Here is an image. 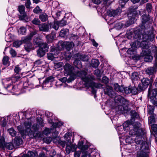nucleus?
Listing matches in <instances>:
<instances>
[{"instance_id":"obj_1","label":"nucleus","mask_w":157,"mask_h":157,"mask_svg":"<svg viewBox=\"0 0 157 157\" xmlns=\"http://www.w3.org/2000/svg\"><path fill=\"white\" fill-rule=\"evenodd\" d=\"M141 124L139 122H135L132 125L133 128L129 131L131 136H136L134 141L136 145V149L137 151L136 157H147L146 153H148L149 147L146 142L143 140V136L145 132L141 128Z\"/></svg>"},{"instance_id":"obj_2","label":"nucleus","mask_w":157,"mask_h":157,"mask_svg":"<svg viewBox=\"0 0 157 157\" xmlns=\"http://www.w3.org/2000/svg\"><path fill=\"white\" fill-rule=\"evenodd\" d=\"M86 72H78L77 75L81 77L82 79L85 82V85L87 87H93V86L98 89L101 88L102 85L101 83H95L92 81L94 79L93 75H87Z\"/></svg>"},{"instance_id":"obj_3","label":"nucleus","mask_w":157,"mask_h":157,"mask_svg":"<svg viewBox=\"0 0 157 157\" xmlns=\"http://www.w3.org/2000/svg\"><path fill=\"white\" fill-rule=\"evenodd\" d=\"M114 101L116 105V109L121 113H123L127 109L126 107L129 105L128 101L119 95H117L115 96Z\"/></svg>"},{"instance_id":"obj_4","label":"nucleus","mask_w":157,"mask_h":157,"mask_svg":"<svg viewBox=\"0 0 157 157\" xmlns=\"http://www.w3.org/2000/svg\"><path fill=\"white\" fill-rule=\"evenodd\" d=\"M146 32L144 30L143 31L141 30V32L136 31L134 32V35L133 36L137 40L146 42L147 45L148 47L147 42L153 41L154 36L153 34L148 35Z\"/></svg>"},{"instance_id":"obj_5","label":"nucleus","mask_w":157,"mask_h":157,"mask_svg":"<svg viewBox=\"0 0 157 157\" xmlns=\"http://www.w3.org/2000/svg\"><path fill=\"white\" fill-rule=\"evenodd\" d=\"M31 125L30 122H25L23 127L21 125H19L17 127V129L22 135H28L29 137H32L34 135L31 129Z\"/></svg>"},{"instance_id":"obj_6","label":"nucleus","mask_w":157,"mask_h":157,"mask_svg":"<svg viewBox=\"0 0 157 157\" xmlns=\"http://www.w3.org/2000/svg\"><path fill=\"white\" fill-rule=\"evenodd\" d=\"M131 48H129L127 52L131 55H132L133 52H135V48L142 47L143 50L148 48V47L147 45L146 42L144 41H140L137 40L130 44Z\"/></svg>"},{"instance_id":"obj_7","label":"nucleus","mask_w":157,"mask_h":157,"mask_svg":"<svg viewBox=\"0 0 157 157\" xmlns=\"http://www.w3.org/2000/svg\"><path fill=\"white\" fill-rule=\"evenodd\" d=\"M64 73L67 75H71L75 74L77 76L81 77L78 76L77 73L78 72H86L84 71H78L75 72H73L74 67L71 64L67 63H66L64 66Z\"/></svg>"},{"instance_id":"obj_8","label":"nucleus","mask_w":157,"mask_h":157,"mask_svg":"<svg viewBox=\"0 0 157 157\" xmlns=\"http://www.w3.org/2000/svg\"><path fill=\"white\" fill-rule=\"evenodd\" d=\"M25 7L23 5L19 6L18 7V11L20 13L19 16L20 19L24 22H28L30 21V18L26 14L25 12Z\"/></svg>"},{"instance_id":"obj_9","label":"nucleus","mask_w":157,"mask_h":157,"mask_svg":"<svg viewBox=\"0 0 157 157\" xmlns=\"http://www.w3.org/2000/svg\"><path fill=\"white\" fill-rule=\"evenodd\" d=\"M43 121L41 117H38L37 119V123L34 124L32 126V128L34 132L38 130L39 128L44 126Z\"/></svg>"},{"instance_id":"obj_10","label":"nucleus","mask_w":157,"mask_h":157,"mask_svg":"<svg viewBox=\"0 0 157 157\" xmlns=\"http://www.w3.org/2000/svg\"><path fill=\"white\" fill-rule=\"evenodd\" d=\"M157 95V89H151V87H149L148 91V95L149 97L150 100L151 102L156 100V98Z\"/></svg>"},{"instance_id":"obj_11","label":"nucleus","mask_w":157,"mask_h":157,"mask_svg":"<svg viewBox=\"0 0 157 157\" xmlns=\"http://www.w3.org/2000/svg\"><path fill=\"white\" fill-rule=\"evenodd\" d=\"M36 34L37 33L36 31L32 32L29 36H26L22 39L21 40L22 43L25 44L28 43H31L30 40L32 37Z\"/></svg>"},{"instance_id":"obj_12","label":"nucleus","mask_w":157,"mask_h":157,"mask_svg":"<svg viewBox=\"0 0 157 157\" xmlns=\"http://www.w3.org/2000/svg\"><path fill=\"white\" fill-rule=\"evenodd\" d=\"M121 12V10L120 8H118L116 10H110L107 11L108 15L110 17H114L115 16L120 13Z\"/></svg>"},{"instance_id":"obj_13","label":"nucleus","mask_w":157,"mask_h":157,"mask_svg":"<svg viewBox=\"0 0 157 157\" xmlns=\"http://www.w3.org/2000/svg\"><path fill=\"white\" fill-rule=\"evenodd\" d=\"M141 55V56L144 57V60L145 61H149L153 59L152 56L149 55V54L146 51H145V50H143Z\"/></svg>"},{"instance_id":"obj_14","label":"nucleus","mask_w":157,"mask_h":157,"mask_svg":"<svg viewBox=\"0 0 157 157\" xmlns=\"http://www.w3.org/2000/svg\"><path fill=\"white\" fill-rule=\"evenodd\" d=\"M39 28L40 31L44 32H48L49 30V25L46 23H42L39 25Z\"/></svg>"},{"instance_id":"obj_15","label":"nucleus","mask_w":157,"mask_h":157,"mask_svg":"<svg viewBox=\"0 0 157 157\" xmlns=\"http://www.w3.org/2000/svg\"><path fill=\"white\" fill-rule=\"evenodd\" d=\"M104 92L105 94L108 95L110 97L114 95V92L113 90L112 87L107 86L106 88L104 89Z\"/></svg>"},{"instance_id":"obj_16","label":"nucleus","mask_w":157,"mask_h":157,"mask_svg":"<svg viewBox=\"0 0 157 157\" xmlns=\"http://www.w3.org/2000/svg\"><path fill=\"white\" fill-rule=\"evenodd\" d=\"M141 82L143 85L146 88L147 87L149 84H150L149 87H151V85H152V79H150L149 80L147 78H143L142 79Z\"/></svg>"},{"instance_id":"obj_17","label":"nucleus","mask_w":157,"mask_h":157,"mask_svg":"<svg viewBox=\"0 0 157 157\" xmlns=\"http://www.w3.org/2000/svg\"><path fill=\"white\" fill-rule=\"evenodd\" d=\"M53 49L52 50V53H49L47 54L48 58V59L53 60L55 58L54 55L58 54L59 53V51L58 52L57 50Z\"/></svg>"},{"instance_id":"obj_18","label":"nucleus","mask_w":157,"mask_h":157,"mask_svg":"<svg viewBox=\"0 0 157 157\" xmlns=\"http://www.w3.org/2000/svg\"><path fill=\"white\" fill-rule=\"evenodd\" d=\"M72 136V134L70 133H67L65 134L64 137L65 139H66V144L71 145L72 143L71 141V138Z\"/></svg>"},{"instance_id":"obj_19","label":"nucleus","mask_w":157,"mask_h":157,"mask_svg":"<svg viewBox=\"0 0 157 157\" xmlns=\"http://www.w3.org/2000/svg\"><path fill=\"white\" fill-rule=\"evenodd\" d=\"M22 142V139L19 136H16L14 139L13 144L14 146H17L21 144Z\"/></svg>"},{"instance_id":"obj_20","label":"nucleus","mask_w":157,"mask_h":157,"mask_svg":"<svg viewBox=\"0 0 157 157\" xmlns=\"http://www.w3.org/2000/svg\"><path fill=\"white\" fill-rule=\"evenodd\" d=\"M137 14L136 11H134L133 12L131 13L129 15H132V17H131V18L129 20V21L130 22L131 24H133L136 21V19L135 18V17L136 15ZM131 15L129 16V17H131Z\"/></svg>"},{"instance_id":"obj_21","label":"nucleus","mask_w":157,"mask_h":157,"mask_svg":"<svg viewBox=\"0 0 157 157\" xmlns=\"http://www.w3.org/2000/svg\"><path fill=\"white\" fill-rule=\"evenodd\" d=\"M83 144V141L82 140L79 142L78 144V148L81 149L82 151L86 150L89 146V145L88 144L84 145Z\"/></svg>"},{"instance_id":"obj_22","label":"nucleus","mask_w":157,"mask_h":157,"mask_svg":"<svg viewBox=\"0 0 157 157\" xmlns=\"http://www.w3.org/2000/svg\"><path fill=\"white\" fill-rule=\"evenodd\" d=\"M39 47V48L42 50L43 51L45 52L48 51V47L47 44L44 43V42Z\"/></svg>"},{"instance_id":"obj_23","label":"nucleus","mask_w":157,"mask_h":157,"mask_svg":"<svg viewBox=\"0 0 157 157\" xmlns=\"http://www.w3.org/2000/svg\"><path fill=\"white\" fill-rule=\"evenodd\" d=\"M114 90L117 92H123L124 88L122 86H119L118 84L115 83L114 85Z\"/></svg>"},{"instance_id":"obj_24","label":"nucleus","mask_w":157,"mask_h":157,"mask_svg":"<svg viewBox=\"0 0 157 157\" xmlns=\"http://www.w3.org/2000/svg\"><path fill=\"white\" fill-rule=\"evenodd\" d=\"M43 42L42 39L39 38H36L34 39L33 43L34 45L39 46Z\"/></svg>"},{"instance_id":"obj_25","label":"nucleus","mask_w":157,"mask_h":157,"mask_svg":"<svg viewBox=\"0 0 157 157\" xmlns=\"http://www.w3.org/2000/svg\"><path fill=\"white\" fill-rule=\"evenodd\" d=\"M150 20L149 15L144 14L141 17V21L143 24H145Z\"/></svg>"},{"instance_id":"obj_26","label":"nucleus","mask_w":157,"mask_h":157,"mask_svg":"<svg viewBox=\"0 0 157 157\" xmlns=\"http://www.w3.org/2000/svg\"><path fill=\"white\" fill-rule=\"evenodd\" d=\"M99 64V60L97 59H93L91 61L92 66L94 68H96L98 66Z\"/></svg>"},{"instance_id":"obj_27","label":"nucleus","mask_w":157,"mask_h":157,"mask_svg":"<svg viewBox=\"0 0 157 157\" xmlns=\"http://www.w3.org/2000/svg\"><path fill=\"white\" fill-rule=\"evenodd\" d=\"M39 18L42 22H45L48 19V16L46 13H42L39 16Z\"/></svg>"},{"instance_id":"obj_28","label":"nucleus","mask_w":157,"mask_h":157,"mask_svg":"<svg viewBox=\"0 0 157 157\" xmlns=\"http://www.w3.org/2000/svg\"><path fill=\"white\" fill-rule=\"evenodd\" d=\"M74 79L72 77L70 78L67 80L66 77H63L59 79V80L63 82H66L67 81L68 83H70L74 80Z\"/></svg>"},{"instance_id":"obj_29","label":"nucleus","mask_w":157,"mask_h":157,"mask_svg":"<svg viewBox=\"0 0 157 157\" xmlns=\"http://www.w3.org/2000/svg\"><path fill=\"white\" fill-rule=\"evenodd\" d=\"M69 32L67 29H63L61 30L59 33V35L62 37H64L67 36Z\"/></svg>"},{"instance_id":"obj_30","label":"nucleus","mask_w":157,"mask_h":157,"mask_svg":"<svg viewBox=\"0 0 157 157\" xmlns=\"http://www.w3.org/2000/svg\"><path fill=\"white\" fill-rule=\"evenodd\" d=\"M146 73L149 75H152L154 72V68L153 67H148L146 70Z\"/></svg>"},{"instance_id":"obj_31","label":"nucleus","mask_w":157,"mask_h":157,"mask_svg":"<svg viewBox=\"0 0 157 157\" xmlns=\"http://www.w3.org/2000/svg\"><path fill=\"white\" fill-rule=\"evenodd\" d=\"M155 108L153 106L149 105L148 106V113L149 115H153Z\"/></svg>"},{"instance_id":"obj_32","label":"nucleus","mask_w":157,"mask_h":157,"mask_svg":"<svg viewBox=\"0 0 157 157\" xmlns=\"http://www.w3.org/2000/svg\"><path fill=\"white\" fill-rule=\"evenodd\" d=\"M45 52L39 48L37 51V55L38 57L41 58L43 57L45 55Z\"/></svg>"},{"instance_id":"obj_33","label":"nucleus","mask_w":157,"mask_h":157,"mask_svg":"<svg viewBox=\"0 0 157 157\" xmlns=\"http://www.w3.org/2000/svg\"><path fill=\"white\" fill-rule=\"evenodd\" d=\"M14 146V144H13L11 143H5L4 144V147H5L9 150L12 149Z\"/></svg>"},{"instance_id":"obj_34","label":"nucleus","mask_w":157,"mask_h":157,"mask_svg":"<svg viewBox=\"0 0 157 157\" xmlns=\"http://www.w3.org/2000/svg\"><path fill=\"white\" fill-rule=\"evenodd\" d=\"M35 154L33 151H29L27 154H24L22 157H34Z\"/></svg>"},{"instance_id":"obj_35","label":"nucleus","mask_w":157,"mask_h":157,"mask_svg":"<svg viewBox=\"0 0 157 157\" xmlns=\"http://www.w3.org/2000/svg\"><path fill=\"white\" fill-rule=\"evenodd\" d=\"M24 47L25 50L28 52L30 51L32 48V44L31 43L25 44Z\"/></svg>"},{"instance_id":"obj_36","label":"nucleus","mask_w":157,"mask_h":157,"mask_svg":"<svg viewBox=\"0 0 157 157\" xmlns=\"http://www.w3.org/2000/svg\"><path fill=\"white\" fill-rule=\"evenodd\" d=\"M74 64L77 68H80L82 67L81 62L80 60H75L74 62Z\"/></svg>"},{"instance_id":"obj_37","label":"nucleus","mask_w":157,"mask_h":157,"mask_svg":"<svg viewBox=\"0 0 157 157\" xmlns=\"http://www.w3.org/2000/svg\"><path fill=\"white\" fill-rule=\"evenodd\" d=\"M8 131L9 134L12 136H15L16 135V132L12 128L8 129Z\"/></svg>"},{"instance_id":"obj_38","label":"nucleus","mask_w":157,"mask_h":157,"mask_svg":"<svg viewBox=\"0 0 157 157\" xmlns=\"http://www.w3.org/2000/svg\"><path fill=\"white\" fill-rule=\"evenodd\" d=\"M155 118L154 115H150L149 117V124H151L152 123H155Z\"/></svg>"},{"instance_id":"obj_39","label":"nucleus","mask_w":157,"mask_h":157,"mask_svg":"<svg viewBox=\"0 0 157 157\" xmlns=\"http://www.w3.org/2000/svg\"><path fill=\"white\" fill-rule=\"evenodd\" d=\"M82 150V155L81 157H90V153L87 151Z\"/></svg>"},{"instance_id":"obj_40","label":"nucleus","mask_w":157,"mask_h":157,"mask_svg":"<svg viewBox=\"0 0 157 157\" xmlns=\"http://www.w3.org/2000/svg\"><path fill=\"white\" fill-rule=\"evenodd\" d=\"M132 78L133 80H137L139 78V74L137 72H135L132 73Z\"/></svg>"},{"instance_id":"obj_41","label":"nucleus","mask_w":157,"mask_h":157,"mask_svg":"<svg viewBox=\"0 0 157 157\" xmlns=\"http://www.w3.org/2000/svg\"><path fill=\"white\" fill-rule=\"evenodd\" d=\"M51 27L52 28H53L56 30H57L59 26L58 22H54L53 23H52L50 25Z\"/></svg>"},{"instance_id":"obj_42","label":"nucleus","mask_w":157,"mask_h":157,"mask_svg":"<svg viewBox=\"0 0 157 157\" xmlns=\"http://www.w3.org/2000/svg\"><path fill=\"white\" fill-rule=\"evenodd\" d=\"M131 88L132 86L130 85L128 87H125L124 88L123 91H124L125 93L126 94H128L131 93Z\"/></svg>"},{"instance_id":"obj_43","label":"nucleus","mask_w":157,"mask_h":157,"mask_svg":"<svg viewBox=\"0 0 157 157\" xmlns=\"http://www.w3.org/2000/svg\"><path fill=\"white\" fill-rule=\"evenodd\" d=\"M63 124L62 123L60 122H58L55 123H53L52 124V126L53 128H59V126H61Z\"/></svg>"},{"instance_id":"obj_44","label":"nucleus","mask_w":157,"mask_h":157,"mask_svg":"<svg viewBox=\"0 0 157 157\" xmlns=\"http://www.w3.org/2000/svg\"><path fill=\"white\" fill-rule=\"evenodd\" d=\"M146 10L148 13H151L152 10V6L150 3H147L146 5Z\"/></svg>"},{"instance_id":"obj_45","label":"nucleus","mask_w":157,"mask_h":157,"mask_svg":"<svg viewBox=\"0 0 157 157\" xmlns=\"http://www.w3.org/2000/svg\"><path fill=\"white\" fill-rule=\"evenodd\" d=\"M80 58L81 60L84 61H88L89 59V57L88 56L83 55L80 56Z\"/></svg>"},{"instance_id":"obj_46","label":"nucleus","mask_w":157,"mask_h":157,"mask_svg":"<svg viewBox=\"0 0 157 157\" xmlns=\"http://www.w3.org/2000/svg\"><path fill=\"white\" fill-rule=\"evenodd\" d=\"M54 80V78L53 77L51 76L47 78L44 81V82L45 83H48L50 82H52Z\"/></svg>"},{"instance_id":"obj_47","label":"nucleus","mask_w":157,"mask_h":157,"mask_svg":"<svg viewBox=\"0 0 157 157\" xmlns=\"http://www.w3.org/2000/svg\"><path fill=\"white\" fill-rule=\"evenodd\" d=\"M22 43V42L21 40H17L13 43V45L14 47L18 48L21 44Z\"/></svg>"},{"instance_id":"obj_48","label":"nucleus","mask_w":157,"mask_h":157,"mask_svg":"<svg viewBox=\"0 0 157 157\" xmlns=\"http://www.w3.org/2000/svg\"><path fill=\"white\" fill-rule=\"evenodd\" d=\"M63 65L62 62H59L55 63L54 67L55 69H58L62 67Z\"/></svg>"},{"instance_id":"obj_49","label":"nucleus","mask_w":157,"mask_h":157,"mask_svg":"<svg viewBox=\"0 0 157 157\" xmlns=\"http://www.w3.org/2000/svg\"><path fill=\"white\" fill-rule=\"evenodd\" d=\"M43 140L47 144H49L50 143L52 140V138L50 137H44L43 139Z\"/></svg>"},{"instance_id":"obj_50","label":"nucleus","mask_w":157,"mask_h":157,"mask_svg":"<svg viewBox=\"0 0 157 157\" xmlns=\"http://www.w3.org/2000/svg\"><path fill=\"white\" fill-rule=\"evenodd\" d=\"M19 33L22 34H25L26 32V29L25 27H21L18 31Z\"/></svg>"},{"instance_id":"obj_51","label":"nucleus","mask_w":157,"mask_h":157,"mask_svg":"<svg viewBox=\"0 0 157 157\" xmlns=\"http://www.w3.org/2000/svg\"><path fill=\"white\" fill-rule=\"evenodd\" d=\"M32 23L36 25H40V21L36 18H35L32 21Z\"/></svg>"},{"instance_id":"obj_52","label":"nucleus","mask_w":157,"mask_h":157,"mask_svg":"<svg viewBox=\"0 0 157 157\" xmlns=\"http://www.w3.org/2000/svg\"><path fill=\"white\" fill-rule=\"evenodd\" d=\"M60 27H63L67 24V21L63 19L57 22Z\"/></svg>"},{"instance_id":"obj_53","label":"nucleus","mask_w":157,"mask_h":157,"mask_svg":"<svg viewBox=\"0 0 157 157\" xmlns=\"http://www.w3.org/2000/svg\"><path fill=\"white\" fill-rule=\"evenodd\" d=\"M9 58L7 56H4L2 59L3 63L4 65H7L8 64Z\"/></svg>"},{"instance_id":"obj_54","label":"nucleus","mask_w":157,"mask_h":157,"mask_svg":"<svg viewBox=\"0 0 157 157\" xmlns=\"http://www.w3.org/2000/svg\"><path fill=\"white\" fill-rule=\"evenodd\" d=\"M131 113L132 117L134 118H139L138 114L135 111H131Z\"/></svg>"},{"instance_id":"obj_55","label":"nucleus","mask_w":157,"mask_h":157,"mask_svg":"<svg viewBox=\"0 0 157 157\" xmlns=\"http://www.w3.org/2000/svg\"><path fill=\"white\" fill-rule=\"evenodd\" d=\"M131 122L129 121H127L123 124V126L124 129L129 126L131 125Z\"/></svg>"},{"instance_id":"obj_56","label":"nucleus","mask_w":157,"mask_h":157,"mask_svg":"<svg viewBox=\"0 0 157 157\" xmlns=\"http://www.w3.org/2000/svg\"><path fill=\"white\" fill-rule=\"evenodd\" d=\"M5 141L3 137L0 139V148H4Z\"/></svg>"},{"instance_id":"obj_57","label":"nucleus","mask_w":157,"mask_h":157,"mask_svg":"<svg viewBox=\"0 0 157 157\" xmlns=\"http://www.w3.org/2000/svg\"><path fill=\"white\" fill-rule=\"evenodd\" d=\"M129 0H120L119 1V4L121 7L123 8L125 4Z\"/></svg>"},{"instance_id":"obj_58","label":"nucleus","mask_w":157,"mask_h":157,"mask_svg":"<svg viewBox=\"0 0 157 157\" xmlns=\"http://www.w3.org/2000/svg\"><path fill=\"white\" fill-rule=\"evenodd\" d=\"M94 74L98 77H100L101 75V72L99 69H96L94 71Z\"/></svg>"},{"instance_id":"obj_59","label":"nucleus","mask_w":157,"mask_h":157,"mask_svg":"<svg viewBox=\"0 0 157 157\" xmlns=\"http://www.w3.org/2000/svg\"><path fill=\"white\" fill-rule=\"evenodd\" d=\"M151 128L152 130L154 132H156L157 131V124H153L151 125Z\"/></svg>"},{"instance_id":"obj_60","label":"nucleus","mask_w":157,"mask_h":157,"mask_svg":"<svg viewBox=\"0 0 157 157\" xmlns=\"http://www.w3.org/2000/svg\"><path fill=\"white\" fill-rule=\"evenodd\" d=\"M51 130L48 128H46L43 132L44 134L46 135H48L51 132Z\"/></svg>"},{"instance_id":"obj_61","label":"nucleus","mask_w":157,"mask_h":157,"mask_svg":"<svg viewBox=\"0 0 157 157\" xmlns=\"http://www.w3.org/2000/svg\"><path fill=\"white\" fill-rule=\"evenodd\" d=\"M124 26V24L122 23H117L116 25V27H117V29H121Z\"/></svg>"},{"instance_id":"obj_62","label":"nucleus","mask_w":157,"mask_h":157,"mask_svg":"<svg viewBox=\"0 0 157 157\" xmlns=\"http://www.w3.org/2000/svg\"><path fill=\"white\" fill-rule=\"evenodd\" d=\"M131 93L134 94H137V88L135 86H132L131 88Z\"/></svg>"},{"instance_id":"obj_63","label":"nucleus","mask_w":157,"mask_h":157,"mask_svg":"<svg viewBox=\"0 0 157 157\" xmlns=\"http://www.w3.org/2000/svg\"><path fill=\"white\" fill-rule=\"evenodd\" d=\"M66 153L67 154H69L71 151L70 145H67V146L66 147Z\"/></svg>"},{"instance_id":"obj_64","label":"nucleus","mask_w":157,"mask_h":157,"mask_svg":"<svg viewBox=\"0 0 157 157\" xmlns=\"http://www.w3.org/2000/svg\"><path fill=\"white\" fill-rule=\"evenodd\" d=\"M109 79L106 76H104L102 78V81L105 84H107L109 82Z\"/></svg>"}]
</instances>
